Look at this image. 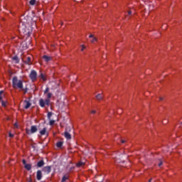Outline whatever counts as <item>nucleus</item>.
<instances>
[{
	"mask_svg": "<svg viewBox=\"0 0 182 182\" xmlns=\"http://www.w3.org/2000/svg\"><path fill=\"white\" fill-rule=\"evenodd\" d=\"M166 123H167V122H165L164 121H163V124H166Z\"/></svg>",
	"mask_w": 182,
	"mask_h": 182,
	"instance_id": "39",
	"label": "nucleus"
},
{
	"mask_svg": "<svg viewBox=\"0 0 182 182\" xmlns=\"http://www.w3.org/2000/svg\"><path fill=\"white\" fill-rule=\"evenodd\" d=\"M149 182H151V178L149 180Z\"/></svg>",
	"mask_w": 182,
	"mask_h": 182,
	"instance_id": "40",
	"label": "nucleus"
},
{
	"mask_svg": "<svg viewBox=\"0 0 182 182\" xmlns=\"http://www.w3.org/2000/svg\"><path fill=\"white\" fill-rule=\"evenodd\" d=\"M56 146H57V147L60 148L63 146V141H58V142H57Z\"/></svg>",
	"mask_w": 182,
	"mask_h": 182,
	"instance_id": "19",
	"label": "nucleus"
},
{
	"mask_svg": "<svg viewBox=\"0 0 182 182\" xmlns=\"http://www.w3.org/2000/svg\"><path fill=\"white\" fill-rule=\"evenodd\" d=\"M66 180H69V176H68V175H65L64 176H63L61 181L65 182V181H66Z\"/></svg>",
	"mask_w": 182,
	"mask_h": 182,
	"instance_id": "18",
	"label": "nucleus"
},
{
	"mask_svg": "<svg viewBox=\"0 0 182 182\" xmlns=\"http://www.w3.org/2000/svg\"><path fill=\"white\" fill-rule=\"evenodd\" d=\"M39 105L41 106V107H45V106L46 105L45 101L43 100V99H41L39 100Z\"/></svg>",
	"mask_w": 182,
	"mask_h": 182,
	"instance_id": "11",
	"label": "nucleus"
},
{
	"mask_svg": "<svg viewBox=\"0 0 182 182\" xmlns=\"http://www.w3.org/2000/svg\"><path fill=\"white\" fill-rule=\"evenodd\" d=\"M71 130L72 128H70V127H67L65 128V131L64 132V137H65L67 140H70V139H72V135L70 134Z\"/></svg>",
	"mask_w": 182,
	"mask_h": 182,
	"instance_id": "2",
	"label": "nucleus"
},
{
	"mask_svg": "<svg viewBox=\"0 0 182 182\" xmlns=\"http://www.w3.org/2000/svg\"><path fill=\"white\" fill-rule=\"evenodd\" d=\"M26 132L27 134H33V133H36V132H38V127H36L35 125H33L31 127V130L26 129Z\"/></svg>",
	"mask_w": 182,
	"mask_h": 182,
	"instance_id": "3",
	"label": "nucleus"
},
{
	"mask_svg": "<svg viewBox=\"0 0 182 182\" xmlns=\"http://www.w3.org/2000/svg\"><path fill=\"white\" fill-rule=\"evenodd\" d=\"M32 60V58L31 57H27L26 60H24V63H26V65H32V63L31 62Z\"/></svg>",
	"mask_w": 182,
	"mask_h": 182,
	"instance_id": "8",
	"label": "nucleus"
},
{
	"mask_svg": "<svg viewBox=\"0 0 182 182\" xmlns=\"http://www.w3.org/2000/svg\"><path fill=\"white\" fill-rule=\"evenodd\" d=\"M96 100H103V94H98L95 96Z\"/></svg>",
	"mask_w": 182,
	"mask_h": 182,
	"instance_id": "12",
	"label": "nucleus"
},
{
	"mask_svg": "<svg viewBox=\"0 0 182 182\" xmlns=\"http://www.w3.org/2000/svg\"><path fill=\"white\" fill-rule=\"evenodd\" d=\"M89 38H92V39L91 40L92 43H95V42H97V38H96V37H95L93 34H90L89 36Z\"/></svg>",
	"mask_w": 182,
	"mask_h": 182,
	"instance_id": "10",
	"label": "nucleus"
},
{
	"mask_svg": "<svg viewBox=\"0 0 182 182\" xmlns=\"http://www.w3.org/2000/svg\"><path fill=\"white\" fill-rule=\"evenodd\" d=\"M91 113H92V114H95V113H96V110H92V111H91Z\"/></svg>",
	"mask_w": 182,
	"mask_h": 182,
	"instance_id": "34",
	"label": "nucleus"
},
{
	"mask_svg": "<svg viewBox=\"0 0 182 182\" xmlns=\"http://www.w3.org/2000/svg\"><path fill=\"white\" fill-rule=\"evenodd\" d=\"M47 99H50V97H52V93H50V92H48V94H47Z\"/></svg>",
	"mask_w": 182,
	"mask_h": 182,
	"instance_id": "24",
	"label": "nucleus"
},
{
	"mask_svg": "<svg viewBox=\"0 0 182 182\" xmlns=\"http://www.w3.org/2000/svg\"><path fill=\"white\" fill-rule=\"evenodd\" d=\"M14 127L16 128V129H18V123H14Z\"/></svg>",
	"mask_w": 182,
	"mask_h": 182,
	"instance_id": "31",
	"label": "nucleus"
},
{
	"mask_svg": "<svg viewBox=\"0 0 182 182\" xmlns=\"http://www.w3.org/2000/svg\"><path fill=\"white\" fill-rule=\"evenodd\" d=\"M43 171H44V173H46V174H49L50 171H52V167L50 166H45L43 168Z\"/></svg>",
	"mask_w": 182,
	"mask_h": 182,
	"instance_id": "5",
	"label": "nucleus"
},
{
	"mask_svg": "<svg viewBox=\"0 0 182 182\" xmlns=\"http://www.w3.org/2000/svg\"><path fill=\"white\" fill-rule=\"evenodd\" d=\"M45 166V161L43 160H41L37 163L38 167H43Z\"/></svg>",
	"mask_w": 182,
	"mask_h": 182,
	"instance_id": "9",
	"label": "nucleus"
},
{
	"mask_svg": "<svg viewBox=\"0 0 182 182\" xmlns=\"http://www.w3.org/2000/svg\"><path fill=\"white\" fill-rule=\"evenodd\" d=\"M40 134L41 136H45V134H47L48 136V133L46 132V128H43V130L40 131Z\"/></svg>",
	"mask_w": 182,
	"mask_h": 182,
	"instance_id": "14",
	"label": "nucleus"
},
{
	"mask_svg": "<svg viewBox=\"0 0 182 182\" xmlns=\"http://www.w3.org/2000/svg\"><path fill=\"white\" fill-rule=\"evenodd\" d=\"M24 109H29L31 107V106H32V104L31 103V102L28 101V100H24Z\"/></svg>",
	"mask_w": 182,
	"mask_h": 182,
	"instance_id": "6",
	"label": "nucleus"
},
{
	"mask_svg": "<svg viewBox=\"0 0 182 182\" xmlns=\"http://www.w3.org/2000/svg\"><path fill=\"white\" fill-rule=\"evenodd\" d=\"M4 94V90L0 91V100H2V95Z\"/></svg>",
	"mask_w": 182,
	"mask_h": 182,
	"instance_id": "26",
	"label": "nucleus"
},
{
	"mask_svg": "<svg viewBox=\"0 0 182 182\" xmlns=\"http://www.w3.org/2000/svg\"><path fill=\"white\" fill-rule=\"evenodd\" d=\"M52 114H53L52 112H48V120H50V117H52Z\"/></svg>",
	"mask_w": 182,
	"mask_h": 182,
	"instance_id": "23",
	"label": "nucleus"
},
{
	"mask_svg": "<svg viewBox=\"0 0 182 182\" xmlns=\"http://www.w3.org/2000/svg\"><path fill=\"white\" fill-rule=\"evenodd\" d=\"M29 4L30 5H32V6L35 5V4H36V0H31L29 1Z\"/></svg>",
	"mask_w": 182,
	"mask_h": 182,
	"instance_id": "21",
	"label": "nucleus"
},
{
	"mask_svg": "<svg viewBox=\"0 0 182 182\" xmlns=\"http://www.w3.org/2000/svg\"><path fill=\"white\" fill-rule=\"evenodd\" d=\"M49 121H50L49 122L50 126H53V124H55V120L49 119Z\"/></svg>",
	"mask_w": 182,
	"mask_h": 182,
	"instance_id": "22",
	"label": "nucleus"
},
{
	"mask_svg": "<svg viewBox=\"0 0 182 182\" xmlns=\"http://www.w3.org/2000/svg\"><path fill=\"white\" fill-rule=\"evenodd\" d=\"M132 14V11H128V15H131Z\"/></svg>",
	"mask_w": 182,
	"mask_h": 182,
	"instance_id": "37",
	"label": "nucleus"
},
{
	"mask_svg": "<svg viewBox=\"0 0 182 182\" xmlns=\"http://www.w3.org/2000/svg\"><path fill=\"white\" fill-rule=\"evenodd\" d=\"M14 89H23V82L21 80H18V77H14L12 79Z\"/></svg>",
	"mask_w": 182,
	"mask_h": 182,
	"instance_id": "1",
	"label": "nucleus"
},
{
	"mask_svg": "<svg viewBox=\"0 0 182 182\" xmlns=\"http://www.w3.org/2000/svg\"><path fill=\"white\" fill-rule=\"evenodd\" d=\"M161 166H163V161H161V162L159 164V167H161Z\"/></svg>",
	"mask_w": 182,
	"mask_h": 182,
	"instance_id": "33",
	"label": "nucleus"
},
{
	"mask_svg": "<svg viewBox=\"0 0 182 182\" xmlns=\"http://www.w3.org/2000/svg\"><path fill=\"white\" fill-rule=\"evenodd\" d=\"M23 164L24 165V166L27 164H26V161L25 159H23Z\"/></svg>",
	"mask_w": 182,
	"mask_h": 182,
	"instance_id": "30",
	"label": "nucleus"
},
{
	"mask_svg": "<svg viewBox=\"0 0 182 182\" xmlns=\"http://www.w3.org/2000/svg\"><path fill=\"white\" fill-rule=\"evenodd\" d=\"M1 105L4 107H5V106H6V102L5 101H1Z\"/></svg>",
	"mask_w": 182,
	"mask_h": 182,
	"instance_id": "28",
	"label": "nucleus"
},
{
	"mask_svg": "<svg viewBox=\"0 0 182 182\" xmlns=\"http://www.w3.org/2000/svg\"><path fill=\"white\" fill-rule=\"evenodd\" d=\"M48 92H49V87H47L44 91L45 95H46V93H48Z\"/></svg>",
	"mask_w": 182,
	"mask_h": 182,
	"instance_id": "29",
	"label": "nucleus"
},
{
	"mask_svg": "<svg viewBox=\"0 0 182 182\" xmlns=\"http://www.w3.org/2000/svg\"><path fill=\"white\" fill-rule=\"evenodd\" d=\"M163 99H164L163 97H160L159 100H163Z\"/></svg>",
	"mask_w": 182,
	"mask_h": 182,
	"instance_id": "38",
	"label": "nucleus"
},
{
	"mask_svg": "<svg viewBox=\"0 0 182 182\" xmlns=\"http://www.w3.org/2000/svg\"><path fill=\"white\" fill-rule=\"evenodd\" d=\"M44 102H45L46 106H49V105H50V100H49V99H46Z\"/></svg>",
	"mask_w": 182,
	"mask_h": 182,
	"instance_id": "20",
	"label": "nucleus"
},
{
	"mask_svg": "<svg viewBox=\"0 0 182 182\" xmlns=\"http://www.w3.org/2000/svg\"><path fill=\"white\" fill-rule=\"evenodd\" d=\"M41 77L43 79V80H46V78L45 77V75L43 74H41Z\"/></svg>",
	"mask_w": 182,
	"mask_h": 182,
	"instance_id": "27",
	"label": "nucleus"
},
{
	"mask_svg": "<svg viewBox=\"0 0 182 182\" xmlns=\"http://www.w3.org/2000/svg\"><path fill=\"white\" fill-rule=\"evenodd\" d=\"M37 76L38 73L35 70H32L29 75V77L32 80V82H35V80H36Z\"/></svg>",
	"mask_w": 182,
	"mask_h": 182,
	"instance_id": "4",
	"label": "nucleus"
},
{
	"mask_svg": "<svg viewBox=\"0 0 182 182\" xmlns=\"http://www.w3.org/2000/svg\"><path fill=\"white\" fill-rule=\"evenodd\" d=\"M25 169L29 171L32 168V165L30 164H27L25 166Z\"/></svg>",
	"mask_w": 182,
	"mask_h": 182,
	"instance_id": "16",
	"label": "nucleus"
},
{
	"mask_svg": "<svg viewBox=\"0 0 182 182\" xmlns=\"http://www.w3.org/2000/svg\"><path fill=\"white\" fill-rule=\"evenodd\" d=\"M85 166V162L80 161L76 164V167H83Z\"/></svg>",
	"mask_w": 182,
	"mask_h": 182,
	"instance_id": "15",
	"label": "nucleus"
},
{
	"mask_svg": "<svg viewBox=\"0 0 182 182\" xmlns=\"http://www.w3.org/2000/svg\"><path fill=\"white\" fill-rule=\"evenodd\" d=\"M23 90H24V93H27L28 92V88H26Z\"/></svg>",
	"mask_w": 182,
	"mask_h": 182,
	"instance_id": "35",
	"label": "nucleus"
},
{
	"mask_svg": "<svg viewBox=\"0 0 182 182\" xmlns=\"http://www.w3.org/2000/svg\"><path fill=\"white\" fill-rule=\"evenodd\" d=\"M43 59H44L45 62H50V60H52V58H50L48 55H43Z\"/></svg>",
	"mask_w": 182,
	"mask_h": 182,
	"instance_id": "13",
	"label": "nucleus"
},
{
	"mask_svg": "<svg viewBox=\"0 0 182 182\" xmlns=\"http://www.w3.org/2000/svg\"><path fill=\"white\" fill-rule=\"evenodd\" d=\"M9 137H14V134H11V133H9Z\"/></svg>",
	"mask_w": 182,
	"mask_h": 182,
	"instance_id": "36",
	"label": "nucleus"
},
{
	"mask_svg": "<svg viewBox=\"0 0 182 182\" xmlns=\"http://www.w3.org/2000/svg\"><path fill=\"white\" fill-rule=\"evenodd\" d=\"M13 60L16 62V63H19V58H18L17 55H15L14 57L12 58Z\"/></svg>",
	"mask_w": 182,
	"mask_h": 182,
	"instance_id": "17",
	"label": "nucleus"
},
{
	"mask_svg": "<svg viewBox=\"0 0 182 182\" xmlns=\"http://www.w3.org/2000/svg\"><path fill=\"white\" fill-rule=\"evenodd\" d=\"M36 178L38 181L42 180V171L41 170L37 171Z\"/></svg>",
	"mask_w": 182,
	"mask_h": 182,
	"instance_id": "7",
	"label": "nucleus"
},
{
	"mask_svg": "<svg viewBox=\"0 0 182 182\" xmlns=\"http://www.w3.org/2000/svg\"><path fill=\"white\" fill-rule=\"evenodd\" d=\"M85 49H86V47L85 46V45H82L81 46V51L83 52V50H85Z\"/></svg>",
	"mask_w": 182,
	"mask_h": 182,
	"instance_id": "25",
	"label": "nucleus"
},
{
	"mask_svg": "<svg viewBox=\"0 0 182 182\" xmlns=\"http://www.w3.org/2000/svg\"><path fill=\"white\" fill-rule=\"evenodd\" d=\"M121 143L124 144L126 143V140L124 139H120Z\"/></svg>",
	"mask_w": 182,
	"mask_h": 182,
	"instance_id": "32",
	"label": "nucleus"
}]
</instances>
